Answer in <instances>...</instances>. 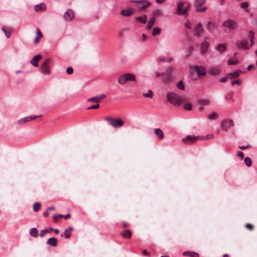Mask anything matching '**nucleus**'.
Listing matches in <instances>:
<instances>
[{"label":"nucleus","mask_w":257,"mask_h":257,"mask_svg":"<svg viewBox=\"0 0 257 257\" xmlns=\"http://www.w3.org/2000/svg\"><path fill=\"white\" fill-rule=\"evenodd\" d=\"M136 76L131 73H126L121 75L118 79V83L121 85H123L130 81H135Z\"/></svg>","instance_id":"f257e3e1"},{"label":"nucleus","mask_w":257,"mask_h":257,"mask_svg":"<svg viewBox=\"0 0 257 257\" xmlns=\"http://www.w3.org/2000/svg\"><path fill=\"white\" fill-rule=\"evenodd\" d=\"M167 97L168 100L171 103L176 106L180 105L182 101L181 97L174 92L168 93L167 95Z\"/></svg>","instance_id":"f03ea898"},{"label":"nucleus","mask_w":257,"mask_h":257,"mask_svg":"<svg viewBox=\"0 0 257 257\" xmlns=\"http://www.w3.org/2000/svg\"><path fill=\"white\" fill-rule=\"evenodd\" d=\"M174 69L173 68H168L166 72H164V77L162 79V82L166 84L170 83L175 76L173 74Z\"/></svg>","instance_id":"7ed1b4c3"},{"label":"nucleus","mask_w":257,"mask_h":257,"mask_svg":"<svg viewBox=\"0 0 257 257\" xmlns=\"http://www.w3.org/2000/svg\"><path fill=\"white\" fill-rule=\"evenodd\" d=\"M222 26L229 30L233 31L237 28L238 24L234 20L228 19L223 23Z\"/></svg>","instance_id":"20e7f679"},{"label":"nucleus","mask_w":257,"mask_h":257,"mask_svg":"<svg viewBox=\"0 0 257 257\" xmlns=\"http://www.w3.org/2000/svg\"><path fill=\"white\" fill-rule=\"evenodd\" d=\"M131 2L135 4V6L139 8L140 11H143L151 5V3L147 0L131 1Z\"/></svg>","instance_id":"39448f33"},{"label":"nucleus","mask_w":257,"mask_h":257,"mask_svg":"<svg viewBox=\"0 0 257 257\" xmlns=\"http://www.w3.org/2000/svg\"><path fill=\"white\" fill-rule=\"evenodd\" d=\"M105 120L109 125L115 128L120 127L123 124V121L120 118L114 119L110 117H107Z\"/></svg>","instance_id":"423d86ee"},{"label":"nucleus","mask_w":257,"mask_h":257,"mask_svg":"<svg viewBox=\"0 0 257 257\" xmlns=\"http://www.w3.org/2000/svg\"><path fill=\"white\" fill-rule=\"evenodd\" d=\"M50 61L49 59L45 60L41 65V72L44 75H49L50 73L51 69L50 67Z\"/></svg>","instance_id":"0eeeda50"},{"label":"nucleus","mask_w":257,"mask_h":257,"mask_svg":"<svg viewBox=\"0 0 257 257\" xmlns=\"http://www.w3.org/2000/svg\"><path fill=\"white\" fill-rule=\"evenodd\" d=\"M208 38H205V40L201 44H197V46L200 47V53L202 55H205L208 51L209 46V43L207 41Z\"/></svg>","instance_id":"6e6552de"},{"label":"nucleus","mask_w":257,"mask_h":257,"mask_svg":"<svg viewBox=\"0 0 257 257\" xmlns=\"http://www.w3.org/2000/svg\"><path fill=\"white\" fill-rule=\"evenodd\" d=\"M235 46L238 49L249 50L250 49L249 46H248V42L244 39L238 40L236 42Z\"/></svg>","instance_id":"1a4fd4ad"},{"label":"nucleus","mask_w":257,"mask_h":257,"mask_svg":"<svg viewBox=\"0 0 257 257\" xmlns=\"http://www.w3.org/2000/svg\"><path fill=\"white\" fill-rule=\"evenodd\" d=\"M188 12V7L185 6V3L182 2H179L177 6V13L179 15L183 16Z\"/></svg>","instance_id":"9d476101"},{"label":"nucleus","mask_w":257,"mask_h":257,"mask_svg":"<svg viewBox=\"0 0 257 257\" xmlns=\"http://www.w3.org/2000/svg\"><path fill=\"white\" fill-rule=\"evenodd\" d=\"M41 115H31L27 117H23L20 119L18 120V123L20 125H24L25 123L30 121L32 120L36 119L37 118L40 117Z\"/></svg>","instance_id":"9b49d317"},{"label":"nucleus","mask_w":257,"mask_h":257,"mask_svg":"<svg viewBox=\"0 0 257 257\" xmlns=\"http://www.w3.org/2000/svg\"><path fill=\"white\" fill-rule=\"evenodd\" d=\"M63 18L67 22H70L74 18V14L73 11L71 9H68L64 14Z\"/></svg>","instance_id":"f8f14e48"},{"label":"nucleus","mask_w":257,"mask_h":257,"mask_svg":"<svg viewBox=\"0 0 257 257\" xmlns=\"http://www.w3.org/2000/svg\"><path fill=\"white\" fill-rule=\"evenodd\" d=\"M194 69L199 77H202L206 75V69L203 66L196 65L194 66Z\"/></svg>","instance_id":"ddd939ff"},{"label":"nucleus","mask_w":257,"mask_h":257,"mask_svg":"<svg viewBox=\"0 0 257 257\" xmlns=\"http://www.w3.org/2000/svg\"><path fill=\"white\" fill-rule=\"evenodd\" d=\"M204 31V29L201 23L198 24L194 30L195 34L199 37H201L203 35Z\"/></svg>","instance_id":"4468645a"},{"label":"nucleus","mask_w":257,"mask_h":257,"mask_svg":"<svg viewBox=\"0 0 257 257\" xmlns=\"http://www.w3.org/2000/svg\"><path fill=\"white\" fill-rule=\"evenodd\" d=\"M221 72V68L219 67H212L209 68L208 73L210 75L216 76L218 75Z\"/></svg>","instance_id":"2eb2a0df"},{"label":"nucleus","mask_w":257,"mask_h":257,"mask_svg":"<svg viewBox=\"0 0 257 257\" xmlns=\"http://www.w3.org/2000/svg\"><path fill=\"white\" fill-rule=\"evenodd\" d=\"M233 121L232 119H227L221 122V126L223 130H227L233 125Z\"/></svg>","instance_id":"dca6fc26"},{"label":"nucleus","mask_w":257,"mask_h":257,"mask_svg":"<svg viewBox=\"0 0 257 257\" xmlns=\"http://www.w3.org/2000/svg\"><path fill=\"white\" fill-rule=\"evenodd\" d=\"M199 136H191L189 135L183 138L182 141L186 144H188L193 142L194 141H196L199 139Z\"/></svg>","instance_id":"f3484780"},{"label":"nucleus","mask_w":257,"mask_h":257,"mask_svg":"<svg viewBox=\"0 0 257 257\" xmlns=\"http://www.w3.org/2000/svg\"><path fill=\"white\" fill-rule=\"evenodd\" d=\"M105 97V95L104 94H101L97 95L94 97L89 98L88 99V101L93 102H98L100 99L104 98Z\"/></svg>","instance_id":"a211bd4d"},{"label":"nucleus","mask_w":257,"mask_h":257,"mask_svg":"<svg viewBox=\"0 0 257 257\" xmlns=\"http://www.w3.org/2000/svg\"><path fill=\"white\" fill-rule=\"evenodd\" d=\"M36 36L34 39V43L37 44L39 43L40 39H41L43 37V36L42 32L39 29H36Z\"/></svg>","instance_id":"6ab92c4d"},{"label":"nucleus","mask_w":257,"mask_h":257,"mask_svg":"<svg viewBox=\"0 0 257 257\" xmlns=\"http://www.w3.org/2000/svg\"><path fill=\"white\" fill-rule=\"evenodd\" d=\"M42 56L40 54L35 55L31 60V63L34 66L37 67L38 66V61L41 58Z\"/></svg>","instance_id":"aec40b11"},{"label":"nucleus","mask_w":257,"mask_h":257,"mask_svg":"<svg viewBox=\"0 0 257 257\" xmlns=\"http://www.w3.org/2000/svg\"><path fill=\"white\" fill-rule=\"evenodd\" d=\"M135 12L134 10L132 9H126L120 11V14L123 16H131Z\"/></svg>","instance_id":"412c9836"},{"label":"nucleus","mask_w":257,"mask_h":257,"mask_svg":"<svg viewBox=\"0 0 257 257\" xmlns=\"http://www.w3.org/2000/svg\"><path fill=\"white\" fill-rule=\"evenodd\" d=\"M210 103V100L208 99H202L199 100L198 104L200 106L199 108V111L202 110V106L208 105Z\"/></svg>","instance_id":"4be33fe9"},{"label":"nucleus","mask_w":257,"mask_h":257,"mask_svg":"<svg viewBox=\"0 0 257 257\" xmlns=\"http://www.w3.org/2000/svg\"><path fill=\"white\" fill-rule=\"evenodd\" d=\"M46 6L45 3H40L35 7V11L36 12H43L46 11Z\"/></svg>","instance_id":"5701e85b"},{"label":"nucleus","mask_w":257,"mask_h":257,"mask_svg":"<svg viewBox=\"0 0 257 257\" xmlns=\"http://www.w3.org/2000/svg\"><path fill=\"white\" fill-rule=\"evenodd\" d=\"M154 133L157 136L158 138L160 140H163L164 138V135L161 128H157L154 129Z\"/></svg>","instance_id":"b1692460"},{"label":"nucleus","mask_w":257,"mask_h":257,"mask_svg":"<svg viewBox=\"0 0 257 257\" xmlns=\"http://www.w3.org/2000/svg\"><path fill=\"white\" fill-rule=\"evenodd\" d=\"M215 49L219 52H224L227 50V46L225 44H219L216 47Z\"/></svg>","instance_id":"393cba45"},{"label":"nucleus","mask_w":257,"mask_h":257,"mask_svg":"<svg viewBox=\"0 0 257 257\" xmlns=\"http://www.w3.org/2000/svg\"><path fill=\"white\" fill-rule=\"evenodd\" d=\"M183 255L189 257H199V253L195 251H186L183 253Z\"/></svg>","instance_id":"a878e982"},{"label":"nucleus","mask_w":257,"mask_h":257,"mask_svg":"<svg viewBox=\"0 0 257 257\" xmlns=\"http://www.w3.org/2000/svg\"><path fill=\"white\" fill-rule=\"evenodd\" d=\"M242 71L241 70L236 71L232 73H229L226 74V77L228 79H232L233 78L238 77L240 73H241Z\"/></svg>","instance_id":"bb28decb"},{"label":"nucleus","mask_w":257,"mask_h":257,"mask_svg":"<svg viewBox=\"0 0 257 257\" xmlns=\"http://www.w3.org/2000/svg\"><path fill=\"white\" fill-rule=\"evenodd\" d=\"M47 244L53 246H56L57 245V239L55 237H51L47 240Z\"/></svg>","instance_id":"cd10ccee"},{"label":"nucleus","mask_w":257,"mask_h":257,"mask_svg":"<svg viewBox=\"0 0 257 257\" xmlns=\"http://www.w3.org/2000/svg\"><path fill=\"white\" fill-rule=\"evenodd\" d=\"M121 235L126 238H130L132 237V233L130 230H124L121 233Z\"/></svg>","instance_id":"c85d7f7f"},{"label":"nucleus","mask_w":257,"mask_h":257,"mask_svg":"<svg viewBox=\"0 0 257 257\" xmlns=\"http://www.w3.org/2000/svg\"><path fill=\"white\" fill-rule=\"evenodd\" d=\"M73 227H69L67 229H66L64 232V237L66 238H69L71 236V232L73 230Z\"/></svg>","instance_id":"c756f323"},{"label":"nucleus","mask_w":257,"mask_h":257,"mask_svg":"<svg viewBox=\"0 0 257 257\" xmlns=\"http://www.w3.org/2000/svg\"><path fill=\"white\" fill-rule=\"evenodd\" d=\"M30 234L34 237H38V230L36 227L32 228L29 231Z\"/></svg>","instance_id":"7c9ffc66"},{"label":"nucleus","mask_w":257,"mask_h":257,"mask_svg":"<svg viewBox=\"0 0 257 257\" xmlns=\"http://www.w3.org/2000/svg\"><path fill=\"white\" fill-rule=\"evenodd\" d=\"M152 15L155 16H161L163 15L162 11L159 9H156L153 11Z\"/></svg>","instance_id":"2f4dec72"},{"label":"nucleus","mask_w":257,"mask_h":257,"mask_svg":"<svg viewBox=\"0 0 257 257\" xmlns=\"http://www.w3.org/2000/svg\"><path fill=\"white\" fill-rule=\"evenodd\" d=\"M147 17L146 15H144L142 16H140L139 17H137L136 18L137 20L139 21L142 23H146L147 22Z\"/></svg>","instance_id":"473e14b6"},{"label":"nucleus","mask_w":257,"mask_h":257,"mask_svg":"<svg viewBox=\"0 0 257 257\" xmlns=\"http://www.w3.org/2000/svg\"><path fill=\"white\" fill-rule=\"evenodd\" d=\"M155 21V18L154 17H152L150 19V21L148 23L147 25V27L148 29H151Z\"/></svg>","instance_id":"72a5a7b5"},{"label":"nucleus","mask_w":257,"mask_h":257,"mask_svg":"<svg viewBox=\"0 0 257 257\" xmlns=\"http://www.w3.org/2000/svg\"><path fill=\"white\" fill-rule=\"evenodd\" d=\"M217 118H218V115L215 113L212 112V113L209 114L208 115V119L211 120H215V119H217Z\"/></svg>","instance_id":"f704fd0d"},{"label":"nucleus","mask_w":257,"mask_h":257,"mask_svg":"<svg viewBox=\"0 0 257 257\" xmlns=\"http://www.w3.org/2000/svg\"><path fill=\"white\" fill-rule=\"evenodd\" d=\"M41 204L39 202L35 203L33 204V210L35 212H38L41 208Z\"/></svg>","instance_id":"c9c22d12"},{"label":"nucleus","mask_w":257,"mask_h":257,"mask_svg":"<svg viewBox=\"0 0 257 257\" xmlns=\"http://www.w3.org/2000/svg\"><path fill=\"white\" fill-rule=\"evenodd\" d=\"M161 29L160 28L156 27L153 29L152 32L153 36H156L159 35L161 33Z\"/></svg>","instance_id":"e433bc0d"},{"label":"nucleus","mask_w":257,"mask_h":257,"mask_svg":"<svg viewBox=\"0 0 257 257\" xmlns=\"http://www.w3.org/2000/svg\"><path fill=\"white\" fill-rule=\"evenodd\" d=\"M244 161L247 167L251 166V165L252 164V161H251V159L249 158H248V157L245 158Z\"/></svg>","instance_id":"4c0bfd02"},{"label":"nucleus","mask_w":257,"mask_h":257,"mask_svg":"<svg viewBox=\"0 0 257 257\" xmlns=\"http://www.w3.org/2000/svg\"><path fill=\"white\" fill-rule=\"evenodd\" d=\"M238 62V60L235 59H229L228 60V65H235L237 64Z\"/></svg>","instance_id":"58836bf2"},{"label":"nucleus","mask_w":257,"mask_h":257,"mask_svg":"<svg viewBox=\"0 0 257 257\" xmlns=\"http://www.w3.org/2000/svg\"><path fill=\"white\" fill-rule=\"evenodd\" d=\"M214 27V24L212 22H208L206 26V28L208 30H211Z\"/></svg>","instance_id":"ea45409f"},{"label":"nucleus","mask_w":257,"mask_h":257,"mask_svg":"<svg viewBox=\"0 0 257 257\" xmlns=\"http://www.w3.org/2000/svg\"><path fill=\"white\" fill-rule=\"evenodd\" d=\"M153 95V93L151 90H149L148 92L146 93H143V95L144 97L152 98Z\"/></svg>","instance_id":"a19ab883"},{"label":"nucleus","mask_w":257,"mask_h":257,"mask_svg":"<svg viewBox=\"0 0 257 257\" xmlns=\"http://www.w3.org/2000/svg\"><path fill=\"white\" fill-rule=\"evenodd\" d=\"M184 108L187 110H191L192 109V104L191 103H186L184 105Z\"/></svg>","instance_id":"79ce46f5"},{"label":"nucleus","mask_w":257,"mask_h":257,"mask_svg":"<svg viewBox=\"0 0 257 257\" xmlns=\"http://www.w3.org/2000/svg\"><path fill=\"white\" fill-rule=\"evenodd\" d=\"M177 87L180 90H184L185 88L184 85L182 81H180L177 84Z\"/></svg>","instance_id":"37998d69"},{"label":"nucleus","mask_w":257,"mask_h":257,"mask_svg":"<svg viewBox=\"0 0 257 257\" xmlns=\"http://www.w3.org/2000/svg\"><path fill=\"white\" fill-rule=\"evenodd\" d=\"M205 3V0H195V5L197 6H200Z\"/></svg>","instance_id":"c03bdc74"},{"label":"nucleus","mask_w":257,"mask_h":257,"mask_svg":"<svg viewBox=\"0 0 257 257\" xmlns=\"http://www.w3.org/2000/svg\"><path fill=\"white\" fill-rule=\"evenodd\" d=\"M236 155L240 160H242L243 159L244 154L242 152L238 151L237 152Z\"/></svg>","instance_id":"a18cd8bd"},{"label":"nucleus","mask_w":257,"mask_h":257,"mask_svg":"<svg viewBox=\"0 0 257 257\" xmlns=\"http://www.w3.org/2000/svg\"><path fill=\"white\" fill-rule=\"evenodd\" d=\"M73 69L72 67L69 66L67 68L66 72L67 74H71L73 73Z\"/></svg>","instance_id":"49530a36"},{"label":"nucleus","mask_w":257,"mask_h":257,"mask_svg":"<svg viewBox=\"0 0 257 257\" xmlns=\"http://www.w3.org/2000/svg\"><path fill=\"white\" fill-rule=\"evenodd\" d=\"M241 83V81L240 80L237 79V80H235L232 81L231 82V85H234L235 84H237L238 85H240Z\"/></svg>","instance_id":"de8ad7c7"},{"label":"nucleus","mask_w":257,"mask_h":257,"mask_svg":"<svg viewBox=\"0 0 257 257\" xmlns=\"http://www.w3.org/2000/svg\"><path fill=\"white\" fill-rule=\"evenodd\" d=\"M245 227L250 230H251L253 229V226L252 224H249V223H247L245 225Z\"/></svg>","instance_id":"09e8293b"},{"label":"nucleus","mask_w":257,"mask_h":257,"mask_svg":"<svg viewBox=\"0 0 257 257\" xmlns=\"http://www.w3.org/2000/svg\"><path fill=\"white\" fill-rule=\"evenodd\" d=\"M2 31H3V32L5 33L6 37L7 38H9L11 36V33L10 32H8L6 31V30H5L4 28L2 29Z\"/></svg>","instance_id":"8fccbe9b"},{"label":"nucleus","mask_w":257,"mask_h":257,"mask_svg":"<svg viewBox=\"0 0 257 257\" xmlns=\"http://www.w3.org/2000/svg\"><path fill=\"white\" fill-rule=\"evenodd\" d=\"M99 107V104L98 103H97L95 105H91L90 107L87 108V109H96Z\"/></svg>","instance_id":"3c124183"},{"label":"nucleus","mask_w":257,"mask_h":257,"mask_svg":"<svg viewBox=\"0 0 257 257\" xmlns=\"http://www.w3.org/2000/svg\"><path fill=\"white\" fill-rule=\"evenodd\" d=\"M188 53H187V56H190L193 51V48L192 47L188 48Z\"/></svg>","instance_id":"603ef678"},{"label":"nucleus","mask_w":257,"mask_h":257,"mask_svg":"<svg viewBox=\"0 0 257 257\" xmlns=\"http://www.w3.org/2000/svg\"><path fill=\"white\" fill-rule=\"evenodd\" d=\"M227 78H228L226 76L221 77L219 79V81L221 83H225L226 81Z\"/></svg>","instance_id":"864d4df0"},{"label":"nucleus","mask_w":257,"mask_h":257,"mask_svg":"<svg viewBox=\"0 0 257 257\" xmlns=\"http://www.w3.org/2000/svg\"><path fill=\"white\" fill-rule=\"evenodd\" d=\"M206 10H207V7H204L201 9H197L196 11V12H202L206 11Z\"/></svg>","instance_id":"5fc2aeb1"},{"label":"nucleus","mask_w":257,"mask_h":257,"mask_svg":"<svg viewBox=\"0 0 257 257\" xmlns=\"http://www.w3.org/2000/svg\"><path fill=\"white\" fill-rule=\"evenodd\" d=\"M240 7L242 8H246L248 7V4L247 3H242L240 4Z\"/></svg>","instance_id":"6e6d98bb"},{"label":"nucleus","mask_w":257,"mask_h":257,"mask_svg":"<svg viewBox=\"0 0 257 257\" xmlns=\"http://www.w3.org/2000/svg\"><path fill=\"white\" fill-rule=\"evenodd\" d=\"M155 74L156 75V76L157 77H160L161 76H164V72H163V73H159V72H155Z\"/></svg>","instance_id":"4d7b16f0"},{"label":"nucleus","mask_w":257,"mask_h":257,"mask_svg":"<svg viewBox=\"0 0 257 257\" xmlns=\"http://www.w3.org/2000/svg\"><path fill=\"white\" fill-rule=\"evenodd\" d=\"M251 146L250 145H248L247 146H239L238 148L241 150H245L247 148H250Z\"/></svg>","instance_id":"13d9d810"},{"label":"nucleus","mask_w":257,"mask_h":257,"mask_svg":"<svg viewBox=\"0 0 257 257\" xmlns=\"http://www.w3.org/2000/svg\"><path fill=\"white\" fill-rule=\"evenodd\" d=\"M249 37L250 38V39L251 38H254V33L252 31H250L249 33Z\"/></svg>","instance_id":"bf43d9fd"},{"label":"nucleus","mask_w":257,"mask_h":257,"mask_svg":"<svg viewBox=\"0 0 257 257\" xmlns=\"http://www.w3.org/2000/svg\"><path fill=\"white\" fill-rule=\"evenodd\" d=\"M58 216L57 215H55L53 217V220L55 222H57L58 221Z\"/></svg>","instance_id":"052dcab7"},{"label":"nucleus","mask_w":257,"mask_h":257,"mask_svg":"<svg viewBox=\"0 0 257 257\" xmlns=\"http://www.w3.org/2000/svg\"><path fill=\"white\" fill-rule=\"evenodd\" d=\"M46 233L45 232V229H43L40 231V236L43 237Z\"/></svg>","instance_id":"680f3d73"},{"label":"nucleus","mask_w":257,"mask_h":257,"mask_svg":"<svg viewBox=\"0 0 257 257\" xmlns=\"http://www.w3.org/2000/svg\"><path fill=\"white\" fill-rule=\"evenodd\" d=\"M143 254L144 255V256H149V253L147 251V250H144L143 251Z\"/></svg>","instance_id":"e2e57ef3"},{"label":"nucleus","mask_w":257,"mask_h":257,"mask_svg":"<svg viewBox=\"0 0 257 257\" xmlns=\"http://www.w3.org/2000/svg\"><path fill=\"white\" fill-rule=\"evenodd\" d=\"M250 43L251 46L253 45L254 44V38H251L250 39Z\"/></svg>","instance_id":"0e129e2a"},{"label":"nucleus","mask_w":257,"mask_h":257,"mask_svg":"<svg viewBox=\"0 0 257 257\" xmlns=\"http://www.w3.org/2000/svg\"><path fill=\"white\" fill-rule=\"evenodd\" d=\"M48 215H49V213H48V211H47V210H46V211L45 212H44L43 214V216L44 217H47Z\"/></svg>","instance_id":"69168bd1"},{"label":"nucleus","mask_w":257,"mask_h":257,"mask_svg":"<svg viewBox=\"0 0 257 257\" xmlns=\"http://www.w3.org/2000/svg\"><path fill=\"white\" fill-rule=\"evenodd\" d=\"M155 1L157 3H159V4H162L165 1V0H155Z\"/></svg>","instance_id":"338daca9"},{"label":"nucleus","mask_w":257,"mask_h":257,"mask_svg":"<svg viewBox=\"0 0 257 257\" xmlns=\"http://www.w3.org/2000/svg\"><path fill=\"white\" fill-rule=\"evenodd\" d=\"M70 217V214H67L66 215H64V218L65 219H68V218H69Z\"/></svg>","instance_id":"774afa93"}]
</instances>
